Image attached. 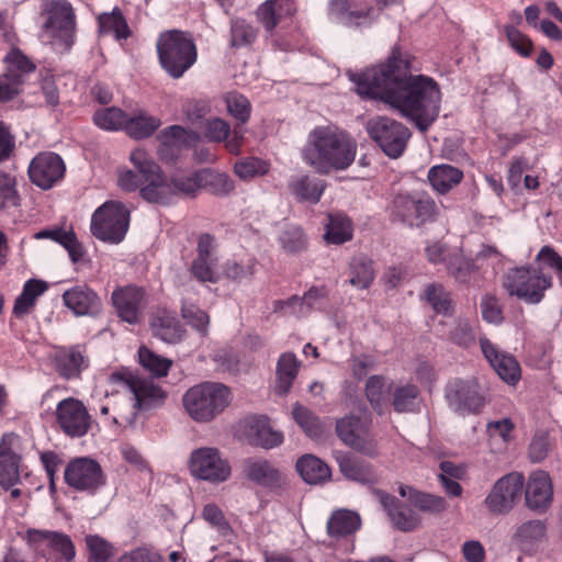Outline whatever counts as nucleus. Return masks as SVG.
I'll return each mask as SVG.
<instances>
[{"label":"nucleus","mask_w":562,"mask_h":562,"mask_svg":"<svg viewBox=\"0 0 562 562\" xmlns=\"http://www.w3.org/2000/svg\"><path fill=\"white\" fill-rule=\"evenodd\" d=\"M413 61L411 54L394 47L384 63L349 77L363 99L384 102L425 133L439 116L441 91L434 78L411 74Z\"/></svg>","instance_id":"obj_1"},{"label":"nucleus","mask_w":562,"mask_h":562,"mask_svg":"<svg viewBox=\"0 0 562 562\" xmlns=\"http://www.w3.org/2000/svg\"><path fill=\"white\" fill-rule=\"evenodd\" d=\"M356 154L357 143L348 133L325 126L310 133L303 149L305 162L321 175L347 169Z\"/></svg>","instance_id":"obj_2"},{"label":"nucleus","mask_w":562,"mask_h":562,"mask_svg":"<svg viewBox=\"0 0 562 562\" xmlns=\"http://www.w3.org/2000/svg\"><path fill=\"white\" fill-rule=\"evenodd\" d=\"M156 49L162 69L173 79L181 78L198 59L193 38L179 30L160 33Z\"/></svg>","instance_id":"obj_3"},{"label":"nucleus","mask_w":562,"mask_h":562,"mask_svg":"<svg viewBox=\"0 0 562 562\" xmlns=\"http://www.w3.org/2000/svg\"><path fill=\"white\" fill-rule=\"evenodd\" d=\"M182 401L193 420L207 423L229 405L232 393L229 387L222 383L203 382L190 387Z\"/></svg>","instance_id":"obj_4"},{"label":"nucleus","mask_w":562,"mask_h":562,"mask_svg":"<svg viewBox=\"0 0 562 562\" xmlns=\"http://www.w3.org/2000/svg\"><path fill=\"white\" fill-rule=\"evenodd\" d=\"M42 38L61 50H70L76 37V14L67 0H44Z\"/></svg>","instance_id":"obj_5"},{"label":"nucleus","mask_w":562,"mask_h":562,"mask_svg":"<svg viewBox=\"0 0 562 562\" xmlns=\"http://www.w3.org/2000/svg\"><path fill=\"white\" fill-rule=\"evenodd\" d=\"M21 539L37 557L47 562H71L76 557V548L71 538L59 531L29 528Z\"/></svg>","instance_id":"obj_6"},{"label":"nucleus","mask_w":562,"mask_h":562,"mask_svg":"<svg viewBox=\"0 0 562 562\" xmlns=\"http://www.w3.org/2000/svg\"><path fill=\"white\" fill-rule=\"evenodd\" d=\"M130 227V211L120 201H106L91 217V233L101 241L120 244Z\"/></svg>","instance_id":"obj_7"},{"label":"nucleus","mask_w":562,"mask_h":562,"mask_svg":"<svg viewBox=\"0 0 562 562\" xmlns=\"http://www.w3.org/2000/svg\"><path fill=\"white\" fill-rule=\"evenodd\" d=\"M131 161L143 178L140 196L149 203L169 204L172 201V191L159 165L140 148L131 153Z\"/></svg>","instance_id":"obj_8"},{"label":"nucleus","mask_w":562,"mask_h":562,"mask_svg":"<svg viewBox=\"0 0 562 562\" xmlns=\"http://www.w3.org/2000/svg\"><path fill=\"white\" fill-rule=\"evenodd\" d=\"M551 285L550 276L527 267L509 269L503 280V286L510 296H517L528 304L540 303Z\"/></svg>","instance_id":"obj_9"},{"label":"nucleus","mask_w":562,"mask_h":562,"mask_svg":"<svg viewBox=\"0 0 562 562\" xmlns=\"http://www.w3.org/2000/svg\"><path fill=\"white\" fill-rule=\"evenodd\" d=\"M367 131L382 151L393 159L403 155L412 136L411 131L403 123L387 116H376L369 120Z\"/></svg>","instance_id":"obj_10"},{"label":"nucleus","mask_w":562,"mask_h":562,"mask_svg":"<svg viewBox=\"0 0 562 562\" xmlns=\"http://www.w3.org/2000/svg\"><path fill=\"white\" fill-rule=\"evenodd\" d=\"M445 397L448 406L460 415L479 414L486 404V393L474 378L450 380Z\"/></svg>","instance_id":"obj_11"},{"label":"nucleus","mask_w":562,"mask_h":562,"mask_svg":"<svg viewBox=\"0 0 562 562\" xmlns=\"http://www.w3.org/2000/svg\"><path fill=\"white\" fill-rule=\"evenodd\" d=\"M371 424L369 416L347 415L336 422V434L351 449L368 457H375L376 440L371 432Z\"/></svg>","instance_id":"obj_12"},{"label":"nucleus","mask_w":562,"mask_h":562,"mask_svg":"<svg viewBox=\"0 0 562 562\" xmlns=\"http://www.w3.org/2000/svg\"><path fill=\"white\" fill-rule=\"evenodd\" d=\"M189 471L193 477L214 484L227 481L232 474L228 460L212 447L198 448L191 452Z\"/></svg>","instance_id":"obj_13"},{"label":"nucleus","mask_w":562,"mask_h":562,"mask_svg":"<svg viewBox=\"0 0 562 562\" xmlns=\"http://www.w3.org/2000/svg\"><path fill=\"white\" fill-rule=\"evenodd\" d=\"M392 214L409 226H420L434 220L436 203L424 193H398L393 200Z\"/></svg>","instance_id":"obj_14"},{"label":"nucleus","mask_w":562,"mask_h":562,"mask_svg":"<svg viewBox=\"0 0 562 562\" xmlns=\"http://www.w3.org/2000/svg\"><path fill=\"white\" fill-rule=\"evenodd\" d=\"M525 477L519 472H510L498 479L484 499L490 513L508 514L520 499Z\"/></svg>","instance_id":"obj_15"},{"label":"nucleus","mask_w":562,"mask_h":562,"mask_svg":"<svg viewBox=\"0 0 562 562\" xmlns=\"http://www.w3.org/2000/svg\"><path fill=\"white\" fill-rule=\"evenodd\" d=\"M425 257L430 265H442L447 272L458 281H465L473 270V263L457 247H450L441 240L427 243Z\"/></svg>","instance_id":"obj_16"},{"label":"nucleus","mask_w":562,"mask_h":562,"mask_svg":"<svg viewBox=\"0 0 562 562\" xmlns=\"http://www.w3.org/2000/svg\"><path fill=\"white\" fill-rule=\"evenodd\" d=\"M22 446L14 432H5L0 439V486L8 491L21 481Z\"/></svg>","instance_id":"obj_17"},{"label":"nucleus","mask_w":562,"mask_h":562,"mask_svg":"<svg viewBox=\"0 0 562 562\" xmlns=\"http://www.w3.org/2000/svg\"><path fill=\"white\" fill-rule=\"evenodd\" d=\"M329 14L348 27H366L379 19L376 10L368 0H329Z\"/></svg>","instance_id":"obj_18"},{"label":"nucleus","mask_w":562,"mask_h":562,"mask_svg":"<svg viewBox=\"0 0 562 562\" xmlns=\"http://www.w3.org/2000/svg\"><path fill=\"white\" fill-rule=\"evenodd\" d=\"M64 475L70 487L81 492L94 493L105 483L100 464L86 457L71 460Z\"/></svg>","instance_id":"obj_19"},{"label":"nucleus","mask_w":562,"mask_h":562,"mask_svg":"<svg viewBox=\"0 0 562 562\" xmlns=\"http://www.w3.org/2000/svg\"><path fill=\"white\" fill-rule=\"evenodd\" d=\"M66 171L63 158L52 151L37 154L29 166V177L32 183L43 190L53 188L59 182Z\"/></svg>","instance_id":"obj_20"},{"label":"nucleus","mask_w":562,"mask_h":562,"mask_svg":"<svg viewBox=\"0 0 562 562\" xmlns=\"http://www.w3.org/2000/svg\"><path fill=\"white\" fill-rule=\"evenodd\" d=\"M56 419L60 429L72 438L85 436L91 424L86 406L74 397L65 398L57 404Z\"/></svg>","instance_id":"obj_21"},{"label":"nucleus","mask_w":562,"mask_h":562,"mask_svg":"<svg viewBox=\"0 0 562 562\" xmlns=\"http://www.w3.org/2000/svg\"><path fill=\"white\" fill-rule=\"evenodd\" d=\"M112 303L121 321L135 325L143 319L147 305L146 292L136 285L117 288L112 292Z\"/></svg>","instance_id":"obj_22"},{"label":"nucleus","mask_w":562,"mask_h":562,"mask_svg":"<svg viewBox=\"0 0 562 562\" xmlns=\"http://www.w3.org/2000/svg\"><path fill=\"white\" fill-rule=\"evenodd\" d=\"M245 436L252 446L272 449L283 442V434L274 430L266 416H250L244 420Z\"/></svg>","instance_id":"obj_23"},{"label":"nucleus","mask_w":562,"mask_h":562,"mask_svg":"<svg viewBox=\"0 0 562 562\" xmlns=\"http://www.w3.org/2000/svg\"><path fill=\"white\" fill-rule=\"evenodd\" d=\"M482 352L499 378L508 384H515L520 379L518 361L506 352H502L487 338L480 339Z\"/></svg>","instance_id":"obj_24"},{"label":"nucleus","mask_w":562,"mask_h":562,"mask_svg":"<svg viewBox=\"0 0 562 562\" xmlns=\"http://www.w3.org/2000/svg\"><path fill=\"white\" fill-rule=\"evenodd\" d=\"M553 499V487L550 476L543 471L530 474L525 491V501L528 508L536 512H546Z\"/></svg>","instance_id":"obj_25"},{"label":"nucleus","mask_w":562,"mask_h":562,"mask_svg":"<svg viewBox=\"0 0 562 562\" xmlns=\"http://www.w3.org/2000/svg\"><path fill=\"white\" fill-rule=\"evenodd\" d=\"M243 473L249 481L271 490L281 487L284 483L283 474L265 459H245Z\"/></svg>","instance_id":"obj_26"},{"label":"nucleus","mask_w":562,"mask_h":562,"mask_svg":"<svg viewBox=\"0 0 562 562\" xmlns=\"http://www.w3.org/2000/svg\"><path fill=\"white\" fill-rule=\"evenodd\" d=\"M63 302L76 315L92 314L101 307V299L86 284L76 285L65 291Z\"/></svg>","instance_id":"obj_27"},{"label":"nucleus","mask_w":562,"mask_h":562,"mask_svg":"<svg viewBox=\"0 0 562 562\" xmlns=\"http://www.w3.org/2000/svg\"><path fill=\"white\" fill-rule=\"evenodd\" d=\"M380 502L396 529L407 532L418 527L419 517L409 506L402 504L396 497L381 493Z\"/></svg>","instance_id":"obj_28"},{"label":"nucleus","mask_w":562,"mask_h":562,"mask_svg":"<svg viewBox=\"0 0 562 562\" xmlns=\"http://www.w3.org/2000/svg\"><path fill=\"white\" fill-rule=\"evenodd\" d=\"M55 369L67 380L79 378L82 370L88 367V359L78 346L60 348L55 353Z\"/></svg>","instance_id":"obj_29"},{"label":"nucleus","mask_w":562,"mask_h":562,"mask_svg":"<svg viewBox=\"0 0 562 562\" xmlns=\"http://www.w3.org/2000/svg\"><path fill=\"white\" fill-rule=\"evenodd\" d=\"M131 394L133 395L134 408L150 409L162 405L166 400V392L154 381L138 378Z\"/></svg>","instance_id":"obj_30"},{"label":"nucleus","mask_w":562,"mask_h":562,"mask_svg":"<svg viewBox=\"0 0 562 562\" xmlns=\"http://www.w3.org/2000/svg\"><path fill=\"white\" fill-rule=\"evenodd\" d=\"M295 12L293 0H267L257 10V16L267 31H272Z\"/></svg>","instance_id":"obj_31"},{"label":"nucleus","mask_w":562,"mask_h":562,"mask_svg":"<svg viewBox=\"0 0 562 562\" xmlns=\"http://www.w3.org/2000/svg\"><path fill=\"white\" fill-rule=\"evenodd\" d=\"M335 460L339 467L340 472L348 480L360 483H371L374 481L372 467L349 452H336Z\"/></svg>","instance_id":"obj_32"},{"label":"nucleus","mask_w":562,"mask_h":562,"mask_svg":"<svg viewBox=\"0 0 562 562\" xmlns=\"http://www.w3.org/2000/svg\"><path fill=\"white\" fill-rule=\"evenodd\" d=\"M391 387L392 383L389 379L380 374L369 376L366 382V397L372 409L379 415H383L389 408Z\"/></svg>","instance_id":"obj_33"},{"label":"nucleus","mask_w":562,"mask_h":562,"mask_svg":"<svg viewBox=\"0 0 562 562\" xmlns=\"http://www.w3.org/2000/svg\"><path fill=\"white\" fill-rule=\"evenodd\" d=\"M199 138L198 133L180 125L169 126L162 130L158 135L160 142L159 154L166 156L167 150L193 146L198 143Z\"/></svg>","instance_id":"obj_34"},{"label":"nucleus","mask_w":562,"mask_h":562,"mask_svg":"<svg viewBox=\"0 0 562 562\" xmlns=\"http://www.w3.org/2000/svg\"><path fill=\"white\" fill-rule=\"evenodd\" d=\"M301 367L293 352H283L277 362L274 391L278 395H285L290 392Z\"/></svg>","instance_id":"obj_35"},{"label":"nucleus","mask_w":562,"mask_h":562,"mask_svg":"<svg viewBox=\"0 0 562 562\" xmlns=\"http://www.w3.org/2000/svg\"><path fill=\"white\" fill-rule=\"evenodd\" d=\"M34 238L50 239L58 243L67 250L74 263L79 262L85 256L83 247L72 229L66 231L60 227L42 229L34 235Z\"/></svg>","instance_id":"obj_36"},{"label":"nucleus","mask_w":562,"mask_h":562,"mask_svg":"<svg viewBox=\"0 0 562 562\" xmlns=\"http://www.w3.org/2000/svg\"><path fill=\"white\" fill-rule=\"evenodd\" d=\"M155 336L168 344H176L183 337L184 329L177 316L168 311H159L150 323Z\"/></svg>","instance_id":"obj_37"},{"label":"nucleus","mask_w":562,"mask_h":562,"mask_svg":"<svg viewBox=\"0 0 562 562\" xmlns=\"http://www.w3.org/2000/svg\"><path fill=\"white\" fill-rule=\"evenodd\" d=\"M289 188L299 201L315 204L321 200L326 182L305 175L293 178L289 183Z\"/></svg>","instance_id":"obj_38"},{"label":"nucleus","mask_w":562,"mask_h":562,"mask_svg":"<svg viewBox=\"0 0 562 562\" xmlns=\"http://www.w3.org/2000/svg\"><path fill=\"white\" fill-rule=\"evenodd\" d=\"M361 526L360 516L348 509L334 512L327 521V533L333 538H342L355 533Z\"/></svg>","instance_id":"obj_39"},{"label":"nucleus","mask_w":562,"mask_h":562,"mask_svg":"<svg viewBox=\"0 0 562 562\" xmlns=\"http://www.w3.org/2000/svg\"><path fill=\"white\" fill-rule=\"evenodd\" d=\"M463 179V172L450 165L434 166L428 171V180L431 187L439 193H446L459 184Z\"/></svg>","instance_id":"obj_40"},{"label":"nucleus","mask_w":562,"mask_h":562,"mask_svg":"<svg viewBox=\"0 0 562 562\" xmlns=\"http://www.w3.org/2000/svg\"><path fill=\"white\" fill-rule=\"evenodd\" d=\"M296 470L308 484H319L330 477L329 467L319 458L306 454L296 462Z\"/></svg>","instance_id":"obj_41"},{"label":"nucleus","mask_w":562,"mask_h":562,"mask_svg":"<svg viewBox=\"0 0 562 562\" xmlns=\"http://www.w3.org/2000/svg\"><path fill=\"white\" fill-rule=\"evenodd\" d=\"M100 34H113L115 40H127L132 32L120 8L115 7L111 12L101 13L98 16Z\"/></svg>","instance_id":"obj_42"},{"label":"nucleus","mask_w":562,"mask_h":562,"mask_svg":"<svg viewBox=\"0 0 562 562\" xmlns=\"http://www.w3.org/2000/svg\"><path fill=\"white\" fill-rule=\"evenodd\" d=\"M374 280L372 260L367 256L358 255L352 257L349 263L348 282L360 290L368 289Z\"/></svg>","instance_id":"obj_43"},{"label":"nucleus","mask_w":562,"mask_h":562,"mask_svg":"<svg viewBox=\"0 0 562 562\" xmlns=\"http://www.w3.org/2000/svg\"><path fill=\"white\" fill-rule=\"evenodd\" d=\"M47 290L46 282L31 279L23 285L21 294L16 297L13 306L15 316L27 314L35 305L36 299Z\"/></svg>","instance_id":"obj_44"},{"label":"nucleus","mask_w":562,"mask_h":562,"mask_svg":"<svg viewBox=\"0 0 562 562\" xmlns=\"http://www.w3.org/2000/svg\"><path fill=\"white\" fill-rule=\"evenodd\" d=\"M292 415L295 423L308 437L318 439L324 435V423L307 407L295 403L292 408Z\"/></svg>","instance_id":"obj_45"},{"label":"nucleus","mask_w":562,"mask_h":562,"mask_svg":"<svg viewBox=\"0 0 562 562\" xmlns=\"http://www.w3.org/2000/svg\"><path fill=\"white\" fill-rule=\"evenodd\" d=\"M160 125V119L140 112L127 119L125 132L135 139H143L153 135Z\"/></svg>","instance_id":"obj_46"},{"label":"nucleus","mask_w":562,"mask_h":562,"mask_svg":"<svg viewBox=\"0 0 562 562\" xmlns=\"http://www.w3.org/2000/svg\"><path fill=\"white\" fill-rule=\"evenodd\" d=\"M352 223L345 215H331L324 235L328 244L341 245L352 238Z\"/></svg>","instance_id":"obj_47"},{"label":"nucleus","mask_w":562,"mask_h":562,"mask_svg":"<svg viewBox=\"0 0 562 562\" xmlns=\"http://www.w3.org/2000/svg\"><path fill=\"white\" fill-rule=\"evenodd\" d=\"M169 186L172 198L176 195H194L201 188L200 170L194 172H178L171 176Z\"/></svg>","instance_id":"obj_48"},{"label":"nucleus","mask_w":562,"mask_h":562,"mask_svg":"<svg viewBox=\"0 0 562 562\" xmlns=\"http://www.w3.org/2000/svg\"><path fill=\"white\" fill-rule=\"evenodd\" d=\"M202 187L215 195H226L235 189L234 181L226 173L213 171L211 169L200 170Z\"/></svg>","instance_id":"obj_49"},{"label":"nucleus","mask_w":562,"mask_h":562,"mask_svg":"<svg viewBox=\"0 0 562 562\" xmlns=\"http://www.w3.org/2000/svg\"><path fill=\"white\" fill-rule=\"evenodd\" d=\"M127 119V114L115 106L100 109L93 115L95 125L105 131L125 130Z\"/></svg>","instance_id":"obj_50"},{"label":"nucleus","mask_w":562,"mask_h":562,"mask_svg":"<svg viewBox=\"0 0 562 562\" xmlns=\"http://www.w3.org/2000/svg\"><path fill=\"white\" fill-rule=\"evenodd\" d=\"M425 300L438 314L445 316L453 313L450 293L441 284H430L425 290Z\"/></svg>","instance_id":"obj_51"},{"label":"nucleus","mask_w":562,"mask_h":562,"mask_svg":"<svg viewBox=\"0 0 562 562\" xmlns=\"http://www.w3.org/2000/svg\"><path fill=\"white\" fill-rule=\"evenodd\" d=\"M138 358L140 366L158 378L166 376L172 366L170 359L154 353L145 346L138 349Z\"/></svg>","instance_id":"obj_52"},{"label":"nucleus","mask_w":562,"mask_h":562,"mask_svg":"<svg viewBox=\"0 0 562 562\" xmlns=\"http://www.w3.org/2000/svg\"><path fill=\"white\" fill-rule=\"evenodd\" d=\"M546 533V526L541 520L522 522L514 532L513 539L520 547L526 548L540 541Z\"/></svg>","instance_id":"obj_53"},{"label":"nucleus","mask_w":562,"mask_h":562,"mask_svg":"<svg viewBox=\"0 0 562 562\" xmlns=\"http://www.w3.org/2000/svg\"><path fill=\"white\" fill-rule=\"evenodd\" d=\"M228 113L239 123L248 122L251 113V104L249 100L236 91L227 92L224 97Z\"/></svg>","instance_id":"obj_54"},{"label":"nucleus","mask_w":562,"mask_h":562,"mask_svg":"<svg viewBox=\"0 0 562 562\" xmlns=\"http://www.w3.org/2000/svg\"><path fill=\"white\" fill-rule=\"evenodd\" d=\"M235 173L241 180H250L269 171V164L257 157H246L235 162Z\"/></svg>","instance_id":"obj_55"},{"label":"nucleus","mask_w":562,"mask_h":562,"mask_svg":"<svg viewBox=\"0 0 562 562\" xmlns=\"http://www.w3.org/2000/svg\"><path fill=\"white\" fill-rule=\"evenodd\" d=\"M257 37L256 29L245 20L236 19L231 24V46L245 47L251 45Z\"/></svg>","instance_id":"obj_56"},{"label":"nucleus","mask_w":562,"mask_h":562,"mask_svg":"<svg viewBox=\"0 0 562 562\" xmlns=\"http://www.w3.org/2000/svg\"><path fill=\"white\" fill-rule=\"evenodd\" d=\"M282 249L289 254H297L306 248L307 241L303 231L299 226H286L279 236Z\"/></svg>","instance_id":"obj_57"},{"label":"nucleus","mask_w":562,"mask_h":562,"mask_svg":"<svg viewBox=\"0 0 562 562\" xmlns=\"http://www.w3.org/2000/svg\"><path fill=\"white\" fill-rule=\"evenodd\" d=\"M85 542L89 562H108L113 554L112 544L98 535L86 536Z\"/></svg>","instance_id":"obj_58"},{"label":"nucleus","mask_w":562,"mask_h":562,"mask_svg":"<svg viewBox=\"0 0 562 562\" xmlns=\"http://www.w3.org/2000/svg\"><path fill=\"white\" fill-rule=\"evenodd\" d=\"M418 394V387L414 384L395 387L392 398L394 411L397 413L412 412Z\"/></svg>","instance_id":"obj_59"},{"label":"nucleus","mask_w":562,"mask_h":562,"mask_svg":"<svg viewBox=\"0 0 562 562\" xmlns=\"http://www.w3.org/2000/svg\"><path fill=\"white\" fill-rule=\"evenodd\" d=\"M20 204L15 178L0 172V211L15 207Z\"/></svg>","instance_id":"obj_60"},{"label":"nucleus","mask_w":562,"mask_h":562,"mask_svg":"<svg viewBox=\"0 0 562 562\" xmlns=\"http://www.w3.org/2000/svg\"><path fill=\"white\" fill-rule=\"evenodd\" d=\"M411 502L418 509L432 514L442 513L448 507L443 497L422 492H414V495L411 496Z\"/></svg>","instance_id":"obj_61"},{"label":"nucleus","mask_w":562,"mask_h":562,"mask_svg":"<svg viewBox=\"0 0 562 562\" xmlns=\"http://www.w3.org/2000/svg\"><path fill=\"white\" fill-rule=\"evenodd\" d=\"M181 315L183 319L201 335L207 334L210 316L206 312L193 304H183L181 307Z\"/></svg>","instance_id":"obj_62"},{"label":"nucleus","mask_w":562,"mask_h":562,"mask_svg":"<svg viewBox=\"0 0 562 562\" xmlns=\"http://www.w3.org/2000/svg\"><path fill=\"white\" fill-rule=\"evenodd\" d=\"M257 260L255 258H247L240 262L228 260L225 263L224 272L227 278L233 280H243L251 278L255 273Z\"/></svg>","instance_id":"obj_63"},{"label":"nucleus","mask_w":562,"mask_h":562,"mask_svg":"<svg viewBox=\"0 0 562 562\" xmlns=\"http://www.w3.org/2000/svg\"><path fill=\"white\" fill-rule=\"evenodd\" d=\"M273 311L283 316H294L296 318L307 316V308L304 307L301 296L297 295L276 301L273 303Z\"/></svg>","instance_id":"obj_64"}]
</instances>
